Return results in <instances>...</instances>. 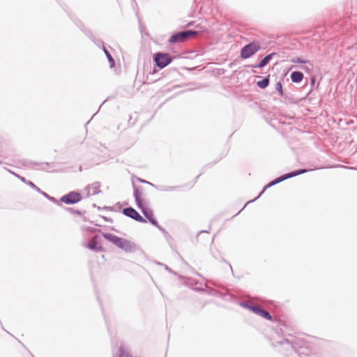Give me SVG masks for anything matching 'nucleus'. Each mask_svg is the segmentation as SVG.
<instances>
[{
	"label": "nucleus",
	"instance_id": "1",
	"mask_svg": "<svg viewBox=\"0 0 357 357\" xmlns=\"http://www.w3.org/2000/svg\"><path fill=\"white\" fill-rule=\"evenodd\" d=\"M133 197L135 200L136 205L139 209L141 210L142 214L148 220V221L153 225H157V220L154 218L153 211L144 206V199H142V187H137L134 182H132Z\"/></svg>",
	"mask_w": 357,
	"mask_h": 357
},
{
	"label": "nucleus",
	"instance_id": "2",
	"mask_svg": "<svg viewBox=\"0 0 357 357\" xmlns=\"http://www.w3.org/2000/svg\"><path fill=\"white\" fill-rule=\"evenodd\" d=\"M102 236L126 252H133L138 249L137 245L135 243L110 233H102Z\"/></svg>",
	"mask_w": 357,
	"mask_h": 357
},
{
	"label": "nucleus",
	"instance_id": "3",
	"mask_svg": "<svg viewBox=\"0 0 357 357\" xmlns=\"http://www.w3.org/2000/svg\"><path fill=\"white\" fill-rule=\"evenodd\" d=\"M310 169H296V170H294V171H292L291 172H289V173H287V174H282L280 176L273 179V181H271V182L268 183V184L267 185H266L263 190L259 193V195L255 198L253 200H250L249 202H248L243 206V208L238 211V213H237L236 214L238 215L248 204L252 202H255V200H257L258 198H259L261 195L270 187H272L286 179H288V178H292V177H294V176H298V175H301L302 174H304V173H306L307 172H309Z\"/></svg>",
	"mask_w": 357,
	"mask_h": 357
},
{
	"label": "nucleus",
	"instance_id": "4",
	"mask_svg": "<svg viewBox=\"0 0 357 357\" xmlns=\"http://www.w3.org/2000/svg\"><path fill=\"white\" fill-rule=\"evenodd\" d=\"M291 340L288 338H284L282 340L278 341L276 343L280 345L286 344L288 347L291 348L294 351V354L297 356H300L303 354V351H301L300 349H303L305 347V342L299 338H294L291 337Z\"/></svg>",
	"mask_w": 357,
	"mask_h": 357
},
{
	"label": "nucleus",
	"instance_id": "5",
	"mask_svg": "<svg viewBox=\"0 0 357 357\" xmlns=\"http://www.w3.org/2000/svg\"><path fill=\"white\" fill-rule=\"evenodd\" d=\"M198 34V31L195 30H183L174 33L168 40L169 43H180L188 40Z\"/></svg>",
	"mask_w": 357,
	"mask_h": 357
},
{
	"label": "nucleus",
	"instance_id": "6",
	"mask_svg": "<svg viewBox=\"0 0 357 357\" xmlns=\"http://www.w3.org/2000/svg\"><path fill=\"white\" fill-rule=\"evenodd\" d=\"M9 172L17 176L22 182L26 184L31 188L34 189L36 191L41 194L43 196H44L45 198H47L49 201H50L52 203H54L57 205L61 206V204L54 197H52L47 194L46 192L42 191L38 187H37L33 182L30 181H27L24 176H21L19 174H15V172L9 170Z\"/></svg>",
	"mask_w": 357,
	"mask_h": 357
},
{
	"label": "nucleus",
	"instance_id": "7",
	"mask_svg": "<svg viewBox=\"0 0 357 357\" xmlns=\"http://www.w3.org/2000/svg\"><path fill=\"white\" fill-rule=\"evenodd\" d=\"M261 47L259 42L253 41L250 43L242 47L241 50V57L243 59H247L253 56L256 52L259 51Z\"/></svg>",
	"mask_w": 357,
	"mask_h": 357
},
{
	"label": "nucleus",
	"instance_id": "8",
	"mask_svg": "<svg viewBox=\"0 0 357 357\" xmlns=\"http://www.w3.org/2000/svg\"><path fill=\"white\" fill-rule=\"evenodd\" d=\"M153 60L157 67L163 69L172 63L173 57L168 53L156 52L153 54Z\"/></svg>",
	"mask_w": 357,
	"mask_h": 357
},
{
	"label": "nucleus",
	"instance_id": "9",
	"mask_svg": "<svg viewBox=\"0 0 357 357\" xmlns=\"http://www.w3.org/2000/svg\"><path fill=\"white\" fill-rule=\"evenodd\" d=\"M82 199L81 193L77 191H71L63 195L60 201L66 204H75L79 202Z\"/></svg>",
	"mask_w": 357,
	"mask_h": 357
},
{
	"label": "nucleus",
	"instance_id": "10",
	"mask_svg": "<svg viewBox=\"0 0 357 357\" xmlns=\"http://www.w3.org/2000/svg\"><path fill=\"white\" fill-rule=\"evenodd\" d=\"M122 213L124 215L132 218V220L145 223L146 220L144 218H143L134 208L129 206L123 209Z\"/></svg>",
	"mask_w": 357,
	"mask_h": 357
},
{
	"label": "nucleus",
	"instance_id": "11",
	"mask_svg": "<svg viewBox=\"0 0 357 357\" xmlns=\"http://www.w3.org/2000/svg\"><path fill=\"white\" fill-rule=\"evenodd\" d=\"M84 246L95 252H102L104 250V248L101 245V238L98 235L93 236Z\"/></svg>",
	"mask_w": 357,
	"mask_h": 357
},
{
	"label": "nucleus",
	"instance_id": "12",
	"mask_svg": "<svg viewBox=\"0 0 357 357\" xmlns=\"http://www.w3.org/2000/svg\"><path fill=\"white\" fill-rule=\"evenodd\" d=\"M251 312L266 320L271 321L273 319L271 314L259 305L255 304L254 306H252Z\"/></svg>",
	"mask_w": 357,
	"mask_h": 357
},
{
	"label": "nucleus",
	"instance_id": "13",
	"mask_svg": "<svg viewBox=\"0 0 357 357\" xmlns=\"http://www.w3.org/2000/svg\"><path fill=\"white\" fill-rule=\"evenodd\" d=\"M100 186L101 184L98 181L94 182L91 185H89L86 188V190H88L87 197L100 194L101 192V190H100Z\"/></svg>",
	"mask_w": 357,
	"mask_h": 357
},
{
	"label": "nucleus",
	"instance_id": "14",
	"mask_svg": "<svg viewBox=\"0 0 357 357\" xmlns=\"http://www.w3.org/2000/svg\"><path fill=\"white\" fill-rule=\"evenodd\" d=\"M276 54H277L275 52H273L269 54H267L257 64L251 65L250 66L253 68H261L266 66L270 62V61L273 59V57L274 56H275Z\"/></svg>",
	"mask_w": 357,
	"mask_h": 357
},
{
	"label": "nucleus",
	"instance_id": "15",
	"mask_svg": "<svg viewBox=\"0 0 357 357\" xmlns=\"http://www.w3.org/2000/svg\"><path fill=\"white\" fill-rule=\"evenodd\" d=\"M29 164H31V165H36L37 166V167L36 168V169H40V170H45V171H47L51 168H53L54 167V162H33V161H30L29 162Z\"/></svg>",
	"mask_w": 357,
	"mask_h": 357
},
{
	"label": "nucleus",
	"instance_id": "16",
	"mask_svg": "<svg viewBox=\"0 0 357 357\" xmlns=\"http://www.w3.org/2000/svg\"><path fill=\"white\" fill-rule=\"evenodd\" d=\"M303 77V73L301 71H293L290 75L291 80L294 83H300Z\"/></svg>",
	"mask_w": 357,
	"mask_h": 357
},
{
	"label": "nucleus",
	"instance_id": "17",
	"mask_svg": "<svg viewBox=\"0 0 357 357\" xmlns=\"http://www.w3.org/2000/svg\"><path fill=\"white\" fill-rule=\"evenodd\" d=\"M270 83V75L257 82V86L261 89L267 88Z\"/></svg>",
	"mask_w": 357,
	"mask_h": 357
},
{
	"label": "nucleus",
	"instance_id": "18",
	"mask_svg": "<svg viewBox=\"0 0 357 357\" xmlns=\"http://www.w3.org/2000/svg\"><path fill=\"white\" fill-rule=\"evenodd\" d=\"M275 91H278V93H279L280 96L284 98V99H287L288 98L287 95L284 93L283 88H282V84L281 81H278L276 83Z\"/></svg>",
	"mask_w": 357,
	"mask_h": 357
},
{
	"label": "nucleus",
	"instance_id": "19",
	"mask_svg": "<svg viewBox=\"0 0 357 357\" xmlns=\"http://www.w3.org/2000/svg\"><path fill=\"white\" fill-rule=\"evenodd\" d=\"M114 357H132V356L126 351L124 345L121 344L119 349V354Z\"/></svg>",
	"mask_w": 357,
	"mask_h": 357
},
{
	"label": "nucleus",
	"instance_id": "20",
	"mask_svg": "<svg viewBox=\"0 0 357 357\" xmlns=\"http://www.w3.org/2000/svg\"><path fill=\"white\" fill-rule=\"evenodd\" d=\"M102 50L109 63V66L111 68H113L115 65V61H114V58L112 57V56L111 55V54L109 53V52L106 49L105 47H103L102 48Z\"/></svg>",
	"mask_w": 357,
	"mask_h": 357
},
{
	"label": "nucleus",
	"instance_id": "21",
	"mask_svg": "<svg viewBox=\"0 0 357 357\" xmlns=\"http://www.w3.org/2000/svg\"><path fill=\"white\" fill-rule=\"evenodd\" d=\"M211 253H212L213 257L215 259L218 260L219 261L225 262L227 264H228V266H229L231 272L233 271L232 267H231V264L229 262H227L222 256H220V255H219L218 251H213V250H211Z\"/></svg>",
	"mask_w": 357,
	"mask_h": 357
},
{
	"label": "nucleus",
	"instance_id": "22",
	"mask_svg": "<svg viewBox=\"0 0 357 357\" xmlns=\"http://www.w3.org/2000/svg\"><path fill=\"white\" fill-rule=\"evenodd\" d=\"M291 63H304V64L310 63V61L309 60L303 59L301 57H296L295 59H292L291 60Z\"/></svg>",
	"mask_w": 357,
	"mask_h": 357
},
{
	"label": "nucleus",
	"instance_id": "23",
	"mask_svg": "<svg viewBox=\"0 0 357 357\" xmlns=\"http://www.w3.org/2000/svg\"><path fill=\"white\" fill-rule=\"evenodd\" d=\"M66 210L68 212H70V213H73V214H75V215H81L84 213H86V211H79V210H75L74 208H70V207H67L66 208Z\"/></svg>",
	"mask_w": 357,
	"mask_h": 357
},
{
	"label": "nucleus",
	"instance_id": "24",
	"mask_svg": "<svg viewBox=\"0 0 357 357\" xmlns=\"http://www.w3.org/2000/svg\"><path fill=\"white\" fill-rule=\"evenodd\" d=\"M179 188V186H160L158 188L159 190H164V191H172V190H175L176 189H178Z\"/></svg>",
	"mask_w": 357,
	"mask_h": 357
},
{
	"label": "nucleus",
	"instance_id": "25",
	"mask_svg": "<svg viewBox=\"0 0 357 357\" xmlns=\"http://www.w3.org/2000/svg\"><path fill=\"white\" fill-rule=\"evenodd\" d=\"M240 305L243 307L247 308V309L250 310V311L252 309V306L255 305V304L250 303L249 302H247V301H242V302H241Z\"/></svg>",
	"mask_w": 357,
	"mask_h": 357
},
{
	"label": "nucleus",
	"instance_id": "26",
	"mask_svg": "<svg viewBox=\"0 0 357 357\" xmlns=\"http://www.w3.org/2000/svg\"><path fill=\"white\" fill-rule=\"evenodd\" d=\"M137 180H138L140 183H146V184H148V185H151V186H153V187H155V185L154 184H153L152 183H151V182H149V181H146V180H144V179H142V178H137Z\"/></svg>",
	"mask_w": 357,
	"mask_h": 357
},
{
	"label": "nucleus",
	"instance_id": "27",
	"mask_svg": "<svg viewBox=\"0 0 357 357\" xmlns=\"http://www.w3.org/2000/svg\"><path fill=\"white\" fill-rule=\"evenodd\" d=\"M85 33L93 42H95V37L91 31H86Z\"/></svg>",
	"mask_w": 357,
	"mask_h": 357
},
{
	"label": "nucleus",
	"instance_id": "28",
	"mask_svg": "<svg viewBox=\"0 0 357 357\" xmlns=\"http://www.w3.org/2000/svg\"><path fill=\"white\" fill-rule=\"evenodd\" d=\"M155 227H157L164 235H166L167 234V231L163 228L159 224L158 222H157V225H154Z\"/></svg>",
	"mask_w": 357,
	"mask_h": 357
},
{
	"label": "nucleus",
	"instance_id": "29",
	"mask_svg": "<svg viewBox=\"0 0 357 357\" xmlns=\"http://www.w3.org/2000/svg\"><path fill=\"white\" fill-rule=\"evenodd\" d=\"M93 43H94L97 46H98V47H105V46H104V43H103V41H102V40H96V39L95 38V42H93Z\"/></svg>",
	"mask_w": 357,
	"mask_h": 357
},
{
	"label": "nucleus",
	"instance_id": "30",
	"mask_svg": "<svg viewBox=\"0 0 357 357\" xmlns=\"http://www.w3.org/2000/svg\"><path fill=\"white\" fill-rule=\"evenodd\" d=\"M103 210L109 211H114V206H104L102 207Z\"/></svg>",
	"mask_w": 357,
	"mask_h": 357
},
{
	"label": "nucleus",
	"instance_id": "31",
	"mask_svg": "<svg viewBox=\"0 0 357 357\" xmlns=\"http://www.w3.org/2000/svg\"><path fill=\"white\" fill-rule=\"evenodd\" d=\"M101 218L106 222H112L113 220L112 218H107V217H105V216H101Z\"/></svg>",
	"mask_w": 357,
	"mask_h": 357
},
{
	"label": "nucleus",
	"instance_id": "32",
	"mask_svg": "<svg viewBox=\"0 0 357 357\" xmlns=\"http://www.w3.org/2000/svg\"><path fill=\"white\" fill-rule=\"evenodd\" d=\"M164 266H165V270H167V271H169V273H173V274H174V275H176V272L173 271H172L169 267H168L167 265H164Z\"/></svg>",
	"mask_w": 357,
	"mask_h": 357
},
{
	"label": "nucleus",
	"instance_id": "33",
	"mask_svg": "<svg viewBox=\"0 0 357 357\" xmlns=\"http://www.w3.org/2000/svg\"><path fill=\"white\" fill-rule=\"evenodd\" d=\"M316 79L314 77H312L310 79V85L312 86L315 84Z\"/></svg>",
	"mask_w": 357,
	"mask_h": 357
},
{
	"label": "nucleus",
	"instance_id": "34",
	"mask_svg": "<svg viewBox=\"0 0 357 357\" xmlns=\"http://www.w3.org/2000/svg\"><path fill=\"white\" fill-rule=\"evenodd\" d=\"M89 231H91V232H96V231H98V229H92V228H91V229H89ZM100 231V230H98V231Z\"/></svg>",
	"mask_w": 357,
	"mask_h": 357
},
{
	"label": "nucleus",
	"instance_id": "35",
	"mask_svg": "<svg viewBox=\"0 0 357 357\" xmlns=\"http://www.w3.org/2000/svg\"><path fill=\"white\" fill-rule=\"evenodd\" d=\"M205 232H206V233H208V231H206V230H202V231H199L198 235H199V234H202V233H205Z\"/></svg>",
	"mask_w": 357,
	"mask_h": 357
},
{
	"label": "nucleus",
	"instance_id": "36",
	"mask_svg": "<svg viewBox=\"0 0 357 357\" xmlns=\"http://www.w3.org/2000/svg\"><path fill=\"white\" fill-rule=\"evenodd\" d=\"M302 69L305 70H310V69L307 66H303Z\"/></svg>",
	"mask_w": 357,
	"mask_h": 357
},
{
	"label": "nucleus",
	"instance_id": "37",
	"mask_svg": "<svg viewBox=\"0 0 357 357\" xmlns=\"http://www.w3.org/2000/svg\"><path fill=\"white\" fill-rule=\"evenodd\" d=\"M90 223H91V224H93V225H96V226H99V227L100 226V225H99L98 224L93 223V221H90Z\"/></svg>",
	"mask_w": 357,
	"mask_h": 357
},
{
	"label": "nucleus",
	"instance_id": "38",
	"mask_svg": "<svg viewBox=\"0 0 357 357\" xmlns=\"http://www.w3.org/2000/svg\"><path fill=\"white\" fill-rule=\"evenodd\" d=\"M92 206H93V208H98V206H97L96 204H92Z\"/></svg>",
	"mask_w": 357,
	"mask_h": 357
},
{
	"label": "nucleus",
	"instance_id": "39",
	"mask_svg": "<svg viewBox=\"0 0 357 357\" xmlns=\"http://www.w3.org/2000/svg\"><path fill=\"white\" fill-rule=\"evenodd\" d=\"M97 209H98V210H99V211H100V210H103V209H102V207H100V206H98V208H97Z\"/></svg>",
	"mask_w": 357,
	"mask_h": 357
},
{
	"label": "nucleus",
	"instance_id": "40",
	"mask_svg": "<svg viewBox=\"0 0 357 357\" xmlns=\"http://www.w3.org/2000/svg\"><path fill=\"white\" fill-rule=\"evenodd\" d=\"M344 167L346 168V169H353L352 167H346V166H344Z\"/></svg>",
	"mask_w": 357,
	"mask_h": 357
},
{
	"label": "nucleus",
	"instance_id": "41",
	"mask_svg": "<svg viewBox=\"0 0 357 357\" xmlns=\"http://www.w3.org/2000/svg\"><path fill=\"white\" fill-rule=\"evenodd\" d=\"M83 220H84V221H87L86 218V217H84V218H83Z\"/></svg>",
	"mask_w": 357,
	"mask_h": 357
},
{
	"label": "nucleus",
	"instance_id": "42",
	"mask_svg": "<svg viewBox=\"0 0 357 357\" xmlns=\"http://www.w3.org/2000/svg\"><path fill=\"white\" fill-rule=\"evenodd\" d=\"M156 73V70L155 69H153V74L155 73Z\"/></svg>",
	"mask_w": 357,
	"mask_h": 357
},
{
	"label": "nucleus",
	"instance_id": "43",
	"mask_svg": "<svg viewBox=\"0 0 357 357\" xmlns=\"http://www.w3.org/2000/svg\"><path fill=\"white\" fill-rule=\"evenodd\" d=\"M229 66H230V67L233 66V63H231L229 64Z\"/></svg>",
	"mask_w": 357,
	"mask_h": 357
}]
</instances>
